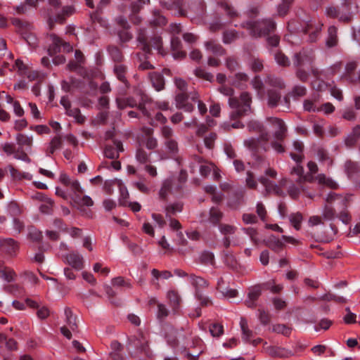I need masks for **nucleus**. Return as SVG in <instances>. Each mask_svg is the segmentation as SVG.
<instances>
[{
  "label": "nucleus",
  "mask_w": 360,
  "mask_h": 360,
  "mask_svg": "<svg viewBox=\"0 0 360 360\" xmlns=\"http://www.w3.org/2000/svg\"><path fill=\"white\" fill-rule=\"evenodd\" d=\"M219 91L224 96H229V105L233 110L230 113L231 120H236L252 112V97L250 93L244 91L240 94L239 98L233 97V89L226 85L220 86Z\"/></svg>",
  "instance_id": "f257e3e1"
},
{
  "label": "nucleus",
  "mask_w": 360,
  "mask_h": 360,
  "mask_svg": "<svg viewBox=\"0 0 360 360\" xmlns=\"http://www.w3.org/2000/svg\"><path fill=\"white\" fill-rule=\"evenodd\" d=\"M192 331L189 328H176L172 326H169L165 329V338L169 345L172 347H177L181 345L184 352L188 349V344H186L190 338H191Z\"/></svg>",
  "instance_id": "f03ea898"
},
{
  "label": "nucleus",
  "mask_w": 360,
  "mask_h": 360,
  "mask_svg": "<svg viewBox=\"0 0 360 360\" xmlns=\"http://www.w3.org/2000/svg\"><path fill=\"white\" fill-rule=\"evenodd\" d=\"M241 26L247 29L252 37L257 38L274 32L276 29V22L269 18L259 21H247Z\"/></svg>",
  "instance_id": "7ed1b4c3"
},
{
  "label": "nucleus",
  "mask_w": 360,
  "mask_h": 360,
  "mask_svg": "<svg viewBox=\"0 0 360 360\" xmlns=\"http://www.w3.org/2000/svg\"><path fill=\"white\" fill-rule=\"evenodd\" d=\"M128 349L133 350L135 354H143L148 358L153 356L149 347V337L141 331L128 338Z\"/></svg>",
  "instance_id": "20e7f679"
},
{
  "label": "nucleus",
  "mask_w": 360,
  "mask_h": 360,
  "mask_svg": "<svg viewBox=\"0 0 360 360\" xmlns=\"http://www.w3.org/2000/svg\"><path fill=\"white\" fill-rule=\"evenodd\" d=\"M188 282L195 288V297L202 306H207L212 303L211 300L202 294V290L209 285L207 280L201 276L190 274L188 276Z\"/></svg>",
  "instance_id": "39448f33"
},
{
  "label": "nucleus",
  "mask_w": 360,
  "mask_h": 360,
  "mask_svg": "<svg viewBox=\"0 0 360 360\" xmlns=\"http://www.w3.org/2000/svg\"><path fill=\"white\" fill-rule=\"evenodd\" d=\"M315 59L314 51L311 49H302L292 56V63L296 68H302L305 65H311Z\"/></svg>",
  "instance_id": "423d86ee"
},
{
  "label": "nucleus",
  "mask_w": 360,
  "mask_h": 360,
  "mask_svg": "<svg viewBox=\"0 0 360 360\" xmlns=\"http://www.w3.org/2000/svg\"><path fill=\"white\" fill-rule=\"evenodd\" d=\"M186 344H188V349L186 353L189 360H198L199 356L202 353L203 342L198 336H192L189 338Z\"/></svg>",
  "instance_id": "0eeeda50"
},
{
  "label": "nucleus",
  "mask_w": 360,
  "mask_h": 360,
  "mask_svg": "<svg viewBox=\"0 0 360 360\" xmlns=\"http://www.w3.org/2000/svg\"><path fill=\"white\" fill-rule=\"evenodd\" d=\"M325 13L327 17L330 18H338L339 21L343 22H349L352 20V15L351 12L346 11L345 9L336 6H328L326 8Z\"/></svg>",
  "instance_id": "6e6552de"
},
{
  "label": "nucleus",
  "mask_w": 360,
  "mask_h": 360,
  "mask_svg": "<svg viewBox=\"0 0 360 360\" xmlns=\"http://www.w3.org/2000/svg\"><path fill=\"white\" fill-rule=\"evenodd\" d=\"M269 120L271 123L276 128V130L273 134L274 140L284 141L287 133V127L284 122L277 117H271Z\"/></svg>",
  "instance_id": "1a4fd4ad"
},
{
  "label": "nucleus",
  "mask_w": 360,
  "mask_h": 360,
  "mask_svg": "<svg viewBox=\"0 0 360 360\" xmlns=\"http://www.w3.org/2000/svg\"><path fill=\"white\" fill-rule=\"evenodd\" d=\"M188 95L187 92H178L175 96V104L177 109H182L186 112L193 111L194 106L188 102Z\"/></svg>",
  "instance_id": "9d476101"
},
{
  "label": "nucleus",
  "mask_w": 360,
  "mask_h": 360,
  "mask_svg": "<svg viewBox=\"0 0 360 360\" xmlns=\"http://www.w3.org/2000/svg\"><path fill=\"white\" fill-rule=\"evenodd\" d=\"M65 262L74 269L79 271L84 268V258L77 252H71L65 256Z\"/></svg>",
  "instance_id": "9b49d317"
},
{
  "label": "nucleus",
  "mask_w": 360,
  "mask_h": 360,
  "mask_svg": "<svg viewBox=\"0 0 360 360\" xmlns=\"http://www.w3.org/2000/svg\"><path fill=\"white\" fill-rule=\"evenodd\" d=\"M322 26V24L315 25L314 23L311 21L306 23L304 27L303 28V32L304 34H309V41L315 42L318 39L321 34Z\"/></svg>",
  "instance_id": "f8f14e48"
},
{
  "label": "nucleus",
  "mask_w": 360,
  "mask_h": 360,
  "mask_svg": "<svg viewBox=\"0 0 360 360\" xmlns=\"http://www.w3.org/2000/svg\"><path fill=\"white\" fill-rule=\"evenodd\" d=\"M161 5L167 10L174 11L176 14L180 16H186V12L184 9V0L161 1Z\"/></svg>",
  "instance_id": "ddd939ff"
},
{
  "label": "nucleus",
  "mask_w": 360,
  "mask_h": 360,
  "mask_svg": "<svg viewBox=\"0 0 360 360\" xmlns=\"http://www.w3.org/2000/svg\"><path fill=\"white\" fill-rule=\"evenodd\" d=\"M288 193L290 197L294 200H297L301 193H303L304 196L309 199H313L315 196V193L308 191L307 188L304 186H297L294 184L289 186Z\"/></svg>",
  "instance_id": "4468645a"
},
{
  "label": "nucleus",
  "mask_w": 360,
  "mask_h": 360,
  "mask_svg": "<svg viewBox=\"0 0 360 360\" xmlns=\"http://www.w3.org/2000/svg\"><path fill=\"white\" fill-rule=\"evenodd\" d=\"M326 201L327 203L326 205L339 206L341 208H345L347 207L348 200L346 197L331 192L328 193L326 198Z\"/></svg>",
  "instance_id": "2eb2a0df"
},
{
  "label": "nucleus",
  "mask_w": 360,
  "mask_h": 360,
  "mask_svg": "<svg viewBox=\"0 0 360 360\" xmlns=\"http://www.w3.org/2000/svg\"><path fill=\"white\" fill-rule=\"evenodd\" d=\"M63 146V139L60 135L53 136L51 141L48 143L45 149L46 155L51 157L54 153L61 149Z\"/></svg>",
  "instance_id": "dca6fc26"
},
{
  "label": "nucleus",
  "mask_w": 360,
  "mask_h": 360,
  "mask_svg": "<svg viewBox=\"0 0 360 360\" xmlns=\"http://www.w3.org/2000/svg\"><path fill=\"white\" fill-rule=\"evenodd\" d=\"M171 49L175 59H183L186 57L185 51H181V42L179 37L173 36L171 39Z\"/></svg>",
  "instance_id": "f3484780"
},
{
  "label": "nucleus",
  "mask_w": 360,
  "mask_h": 360,
  "mask_svg": "<svg viewBox=\"0 0 360 360\" xmlns=\"http://www.w3.org/2000/svg\"><path fill=\"white\" fill-rule=\"evenodd\" d=\"M12 24L18 29V31L22 35L25 36L30 32L33 28L32 25L26 20H22L20 18H13L11 20Z\"/></svg>",
  "instance_id": "a211bd4d"
},
{
  "label": "nucleus",
  "mask_w": 360,
  "mask_h": 360,
  "mask_svg": "<svg viewBox=\"0 0 360 360\" xmlns=\"http://www.w3.org/2000/svg\"><path fill=\"white\" fill-rule=\"evenodd\" d=\"M357 66L358 63L356 61L352 60L347 63L342 77L349 82H356V79L354 77V73Z\"/></svg>",
  "instance_id": "6ab92c4d"
},
{
  "label": "nucleus",
  "mask_w": 360,
  "mask_h": 360,
  "mask_svg": "<svg viewBox=\"0 0 360 360\" xmlns=\"http://www.w3.org/2000/svg\"><path fill=\"white\" fill-rule=\"evenodd\" d=\"M148 77L156 91H160L165 89V79L162 74L156 72H150Z\"/></svg>",
  "instance_id": "aec40b11"
},
{
  "label": "nucleus",
  "mask_w": 360,
  "mask_h": 360,
  "mask_svg": "<svg viewBox=\"0 0 360 360\" xmlns=\"http://www.w3.org/2000/svg\"><path fill=\"white\" fill-rule=\"evenodd\" d=\"M49 38L51 40V44L48 49V53L52 56L60 51L63 40L55 34H51Z\"/></svg>",
  "instance_id": "412c9836"
},
{
  "label": "nucleus",
  "mask_w": 360,
  "mask_h": 360,
  "mask_svg": "<svg viewBox=\"0 0 360 360\" xmlns=\"http://www.w3.org/2000/svg\"><path fill=\"white\" fill-rule=\"evenodd\" d=\"M338 29L335 26L331 25L328 29V36L326 39V46L328 48H333L338 45Z\"/></svg>",
  "instance_id": "4be33fe9"
},
{
  "label": "nucleus",
  "mask_w": 360,
  "mask_h": 360,
  "mask_svg": "<svg viewBox=\"0 0 360 360\" xmlns=\"http://www.w3.org/2000/svg\"><path fill=\"white\" fill-rule=\"evenodd\" d=\"M113 71L117 79L122 82L127 88H129V82L126 77L127 67L122 64H116Z\"/></svg>",
  "instance_id": "5701e85b"
},
{
  "label": "nucleus",
  "mask_w": 360,
  "mask_h": 360,
  "mask_svg": "<svg viewBox=\"0 0 360 360\" xmlns=\"http://www.w3.org/2000/svg\"><path fill=\"white\" fill-rule=\"evenodd\" d=\"M17 144L20 148H24L27 151H30L32 145V136H28L26 134H18L15 138Z\"/></svg>",
  "instance_id": "b1692460"
},
{
  "label": "nucleus",
  "mask_w": 360,
  "mask_h": 360,
  "mask_svg": "<svg viewBox=\"0 0 360 360\" xmlns=\"http://www.w3.org/2000/svg\"><path fill=\"white\" fill-rule=\"evenodd\" d=\"M265 83L273 88L278 89V90L285 88V84L283 79L274 75L266 76Z\"/></svg>",
  "instance_id": "393cba45"
},
{
  "label": "nucleus",
  "mask_w": 360,
  "mask_h": 360,
  "mask_svg": "<svg viewBox=\"0 0 360 360\" xmlns=\"http://www.w3.org/2000/svg\"><path fill=\"white\" fill-rule=\"evenodd\" d=\"M167 297L173 311L176 312L179 309L181 303V297L178 292L174 290H170L167 293Z\"/></svg>",
  "instance_id": "a878e982"
},
{
  "label": "nucleus",
  "mask_w": 360,
  "mask_h": 360,
  "mask_svg": "<svg viewBox=\"0 0 360 360\" xmlns=\"http://www.w3.org/2000/svg\"><path fill=\"white\" fill-rule=\"evenodd\" d=\"M266 245L276 252H279L283 249L284 243L276 236H271L265 242Z\"/></svg>",
  "instance_id": "bb28decb"
},
{
  "label": "nucleus",
  "mask_w": 360,
  "mask_h": 360,
  "mask_svg": "<svg viewBox=\"0 0 360 360\" xmlns=\"http://www.w3.org/2000/svg\"><path fill=\"white\" fill-rule=\"evenodd\" d=\"M0 245L11 255L15 254L18 250V244L13 238H5L0 241Z\"/></svg>",
  "instance_id": "cd10ccee"
},
{
  "label": "nucleus",
  "mask_w": 360,
  "mask_h": 360,
  "mask_svg": "<svg viewBox=\"0 0 360 360\" xmlns=\"http://www.w3.org/2000/svg\"><path fill=\"white\" fill-rule=\"evenodd\" d=\"M206 49L217 56H223L226 51L222 46L214 41L210 40L205 43Z\"/></svg>",
  "instance_id": "c85d7f7f"
},
{
  "label": "nucleus",
  "mask_w": 360,
  "mask_h": 360,
  "mask_svg": "<svg viewBox=\"0 0 360 360\" xmlns=\"http://www.w3.org/2000/svg\"><path fill=\"white\" fill-rule=\"evenodd\" d=\"M167 22V18L162 15L159 10L153 11V18L150 20V24L153 27H162Z\"/></svg>",
  "instance_id": "c756f323"
},
{
  "label": "nucleus",
  "mask_w": 360,
  "mask_h": 360,
  "mask_svg": "<svg viewBox=\"0 0 360 360\" xmlns=\"http://www.w3.org/2000/svg\"><path fill=\"white\" fill-rule=\"evenodd\" d=\"M116 103L119 109H124L127 107L138 108V103L133 97L129 96L126 98H117Z\"/></svg>",
  "instance_id": "7c9ffc66"
},
{
  "label": "nucleus",
  "mask_w": 360,
  "mask_h": 360,
  "mask_svg": "<svg viewBox=\"0 0 360 360\" xmlns=\"http://www.w3.org/2000/svg\"><path fill=\"white\" fill-rule=\"evenodd\" d=\"M137 41L141 44L142 49L146 53H150V46L148 42L146 30L144 28H141L138 31Z\"/></svg>",
  "instance_id": "2f4dec72"
},
{
  "label": "nucleus",
  "mask_w": 360,
  "mask_h": 360,
  "mask_svg": "<svg viewBox=\"0 0 360 360\" xmlns=\"http://www.w3.org/2000/svg\"><path fill=\"white\" fill-rule=\"evenodd\" d=\"M268 105L274 108L277 106L281 98V94L278 90L269 89L267 91Z\"/></svg>",
  "instance_id": "473e14b6"
},
{
  "label": "nucleus",
  "mask_w": 360,
  "mask_h": 360,
  "mask_svg": "<svg viewBox=\"0 0 360 360\" xmlns=\"http://www.w3.org/2000/svg\"><path fill=\"white\" fill-rule=\"evenodd\" d=\"M240 326L242 330V339L245 342H249L252 336V331L249 329L248 321L245 318L241 317L240 320Z\"/></svg>",
  "instance_id": "72a5a7b5"
},
{
  "label": "nucleus",
  "mask_w": 360,
  "mask_h": 360,
  "mask_svg": "<svg viewBox=\"0 0 360 360\" xmlns=\"http://www.w3.org/2000/svg\"><path fill=\"white\" fill-rule=\"evenodd\" d=\"M75 13V8L72 6H66L62 8L61 13L56 15L54 21L59 23H64L67 17Z\"/></svg>",
  "instance_id": "f704fd0d"
},
{
  "label": "nucleus",
  "mask_w": 360,
  "mask_h": 360,
  "mask_svg": "<svg viewBox=\"0 0 360 360\" xmlns=\"http://www.w3.org/2000/svg\"><path fill=\"white\" fill-rule=\"evenodd\" d=\"M183 210V204L181 202H174L167 205L165 208L166 218H170L176 213Z\"/></svg>",
  "instance_id": "c9c22d12"
},
{
  "label": "nucleus",
  "mask_w": 360,
  "mask_h": 360,
  "mask_svg": "<svg viewBox=\"0 0 360 360\" xmlns=\"http://www.w3.org/2000/svg\"><path fill=\"white\" fill-rule=\"evenodd\" d=\"M345 168L349 178H352L354 174L360 173V167L359 164L351 160L346 161Z\"/></svg>",
  "instance_id": "e433bc0d"
},
{
  "label": "nucleus",
  "mask_w": 360,
  "mask_h": 360,
  "mask_svg": "<svg viewBox=\"0 0 360 360\" xmlns=\"http://www.w3.org/2000/svg\"><path fill=\"white\" fill-rule=\"evenodd\" d=\"M316 155H317V158H318V160H319V162L327 165L328 167H330L332 165L333 160L329 156L328 151L325 148H323L322 147L317 148Z\"/></svg>",
  "instance_id": "4c0bfd02"
},
{
  "label": "nucleus",
  "mask_w": 360,
  "mask_h": 360,
  "mask_svg": "<svg viewBox=\"0 0 360 360\" xmlns=\"http://www.w3.org/2000/svg\"><path fill=\"white\" fill-rule=\"evenodd\" d=\"M16 274L15 271L7 266L0 264V277L7 282H11L15 280Z\"/></svg>",
  "instance_id": "58836bf2"
},
{
  "label": "nucleus",
  "mask_w": 360,
  "mask_h": 360,
  "mask_svg": "<svg viewBox=\"0 0 360 360\" xmlns=\"http://www.w3.org/2000/svg\"><path fill=\"white\" fill-rule=\"evenodd\" d=\"M149 45L151 47H153L155 49H156L159 54L164 56L165 55L166 52L165 51L163 47H162V39L160 36L158 35H153L148 42Z\"/></svg>",
  "instance_id": "ea45409f"
},
{
  "label": "nucleus",
  "mask_w": 360,
  "mask_h": 360,
  "mask_svg": "<svg viewBox=\"0 0 360 360\" xmlns=\"http://www.w3.org/2000/svg\"><path fill=\"white\" fill-rule=\"evenodd\" d=\"M151 102L150 98L145 94H140V101L138 103V109L141 111L144 116L150 117V113L147 110L146 105Z\"/></svg>",
  "instance_id": "a19ab883"
},
{
  "label": "nucleus",
  "mask_w": 360,
  "mask_h": 360,
  "mask_svg": "<svg viewBox=\"0 0 360 360\" xmlns=\"http://www.w3.org/2000/svg\"><path fill=\"white\" fill-rule=\"evenodd\" d=\"M172 186V181L171 179H165L159 191V198L162 200H165L168 194L171 192Z\"/></svg>",
  "instance_id": "79ce46f5"
},
{
  "label": "nucleus",
  "mask_w": 360,
  "mask_h": 360,
  "mask_svg": "<svg viewBox=\"0 0 360 360\" xmlns=\"http://www.w3.org/2000/svg\"><path fill=\"white\" fill-rule=\"evenodd\" d=\"M82 194L77 193L75 196H72V198L74 202L80 206L91 207L94 205V201L89 195H82Z\"/></svg>",
  "instance_id": "37998d69"
},
{
  "label": "nucleus",
  "mask_w": 360,
  "mask_h": 360,
  "mask_svg": "<svg viewBox=\"0 0 360 360\" xmlns=\"http://www.w3.org/2000/svg\"><path fill=\"white\" fill-rule=\"evenodd\" d=\"M65 315L66 317V323L72 330L75 331L77 328L76 322V316H74L72 311L70 308L66 307L65 309Z\"/></svg>",
  "instance_id": "c03bdc74"
},
{
  "label": "nucleus",
  "mask_w": 360,
  "mask_h": 360,
  "mask_svg": "<svg viewBox=\"0 0 360 360\" xmlns=\"http://www.w3.org/2000/svg\"><path fill=\"white\" fill-rule=\"evenodd\" d=\"M315 179L320 185L326 186L330 188H335L337 187V184L331 178L327 177L324 174H318L315 177Z\"/></svg>",
  "instance_id": "a18cd8bd"
},
{
  "label": "nucleus",
  "mask_w": 360,
  "mask_h": 360,
  "mask_svg": "<svg viewBox=\"0 0 360 360\" xmlns=\"http://www.w3.org/2000/svg\"><path fill=\"white\" fill-rule=\"evenodd\" d=\"M223 217V213L217 208L212 207L210 210L209 221L214 225H217Z\"/></svg>",
  "instance_id": "49530a36"
},
{
  "label": "nucleus",
  "mask_w": 360,
  "mask_h": 360,
  "mask_svg": "<svg viewBox=\"0 0 360 360\" xmlns=\"http://www.w3.org/2000/svg\"><path fill=\"white\" fill-rule=\"evenodd\" d=\"M108 51L111 58L116 63H120L123 59L122 51L116 46H109Z\"/></svg>",
  "instance_id": "de8ad7c7"
},
{
  "label": "nucleus",
  "mask_w": 360,
  "mask_h": 360,
  "mask_svg": "<svg viewBox=\"0 0 360 360\" xmlns=\"http://www.w3.org/2000/svg\"><path fill=\"white\" fill-rule=\"evenodd\" d=\"M200 262L205 265L214 264V255L212 252L203 251L199 257Z\"/></svg>",
  "instance_id": "09e8293b"
},
{
  "label": "nucleus",
  "mask_w": 360,
  "mask_h": 360,
  "mask_svg": "<svg viewBox=\"0 0 360 360\" xmlns=\"http://www.w3.org/2000/svg\"><path fill=\"white\" fill-rule=\"evenodd\" d=\"M150 153H147L143 148H139L136 152V160L140 164H147L150 162Z\"/></svg>",
  "instance_id": "8fccbe9b"
},
{
  "label": "nucleus",
  "mask_w": 360,
  "mask_h": 360,
  "mask_svg": "<svg viewBox=\"0 0 360 360\" xmlns=\"http://www.w3.org/2000/svg\"><path fill=\"white\" fill-rule=\"evenodd\" d=\"M65 113L70 117H73L77 123L82 124L85 121V117L81 114L80 110L78 108H72L70 107Z\"/></svg>",
  "instance_id": "3c124183"
},
{
  "label": "nucleus",
  "mask_w": 360,
  "mask_h": 360,
  "mask_svg": "<svg viewBox=\"0 0 360 360\" xmlns=\"http://www.w3.org/2000/svg\"><path fill=\"white\" fill-rule=\"evenodd\" d=\"M336 217V211L334 206L326 205L323 209L322 217L327 221H331Z\"/></svg>",
  "instance_id": "603ef678"
},
{
  "label": "nucleus",
  "mask_w": 360,
  "mask_h": 360,
  "mask_svg": "<svg viewBox=\"0 0 360 360\" xmlns=\"http://www.w3.org/2000/svg\"><path fill=\"white\" fill-rule=\"evenodd\" d=\"M307 88L303 85H295L290 92V96L294 98L303 97L307 94Z\"/></svg>",
  "instance_id": "864d4df0"
},
{
  "label": "nucleus",
  "mask_w": 360,
  "mask_h": 360,
  "mask_svg": "<svg viewBox=\"0 0 360 360\" xmlns=\"http://www.w3.org/2000/svg\"><path fill=\"white\" fill-rule=\"evenodd\" d=\"M294 0H282V3L278 6V14L285 16L288 14Z\"/></svg>",
  "instance_id": "5fc2aeb1"
},
{
  "label": "nucleus",
  "mask_w": 360,
  "mask_h": 360,
  "mask_svg": "<svg viewBox=\"0 0 360 360\" xmlns=\"http://www.w3.org/2000/svg\"><path fill=\"white\" fill-rule=\"evenodd\" d=\"M266 352L269 356L274 357H285L286 356L285 354V350L283 348L278 347L271 346L266 348Z\"/></svg>",
  "instance_id": "6e6d98bb"
},
{
  "label": "nucleus",
  "mask_w": 360,
  "mask_h": 360,
  "mask_svg": "<svg viewBox=\"0 0 360 360\" xmlns=\"http://www.w3.org/2000/svg\"><path fill=\"white\" fill-rule=\"evenodd\" d=\"M238 38V32L235 30H226L223 33V42L231 44Z\"/></svg>",
  "instance_id": "4d7b16f0"
},
{
  "label": "nucleus",
  "mask_w": 360,
  "mask_h": 360,
  "mask_svg": "<svg viewBox=\"0 0 360 360\" xmlns=\"http://www.w3.org/2000/svg\"><path fill=\"white\" fill-rule=\"evenodd\" d=\"M42 233L34 226L28 228V238L34 242H39L42 239Z\"/></svg>",
  "instance_id": "13d9d810"
},
{
  "label": "nucleus",
  "mask_w": 360,
  "mask_h": 360,
  "mask_svg": "<svg viewBox=\"0 0 360 360\" xmlns=\"http://www.w3.org/2000/svg\"><path fill=\"white\" fill-rule=\"evenodd\" d=\"M195 75L202 79L212 82L214 79L212 74L206 72L204 69L198 68L194 70Z\"/></svg>",
  "instance_id": "bf43d9fd"
},
{
  "label": "nucleus",
  "mask_w": 360,
  "mask_h": 360,
  "mask_svg": "<svg viewBox=\"0 0 360 360\" xmlns=\"http://www.w3.org/2000/svg\"><path fill=\"white\" fill-rule=\"evenodd\" d=\"M272 330L285 336H289L291 333V328L285 324H275L272 326Z\"/></svg>",
  "instance_id": "052dcab7"
},
{
  "label": "nucleus",
  "mask_w": 360,
  "mask_h": 360,
  "mask_svg": "<svg viewBox=\"0 0 360 360\" xmlns=\"http://www.w3.org/2000/svg\"><path fill=\"white\" fill-rule=\"evenodd\" d=\"M274 58L276 63L281 66L288 67L290 64L289 58L281 51H278L275 53Z\"/></svg>",
  "instance_id": "680f3d73"
},
{
  "label": "nucleus",
  "mask_w": 360,
  "mask_h": 360,
  "mask_svg": "<svg viewBox=\"0 0 360 360\" xmlns=\"http://www.w3.org/2000/svg\"><path fill=\"white\" fill-rule=\"evenodd\" d=\"M160 135L165 141L174 138V130L167 125L160 128Z\"/></svg>",
  "instance_id": "e2e57ef3"
},
{
  "label": "nucleus",
  "mask_w": 360,
  "mask_h": 360,
  "mask_svg": "<svg viewBox=\"0 0 360 360\" xmlns=\"http://www.w3.org/2000/svg\"><path fill=\"white\" fill-rule=\"evenodd\" d=\"M245 184L250 189H255L257 187V181L251 171H248L246 173Z\"/></svg>",
  "instance_id": "0e129e2a"
},
{
  "label": "nucleus",
  "mask_w": 360,
  "mask_h": 360,
  "mask_svg": "<svg viewBox=\"0 0 360 360\" xmlns=\"http://www.w3.org/2000/svg\"><path fill=\"white\" fill-rule=\"evenodd\" d=\"M219 229L221 234L226 236L227 235L234 234L237 228L233 225L220 224H219Z\"/></svg>",
  "instance_id": "69168bd1"
},
{
  "label": "nucleus",
  "mask_w": 360,
  "mask_h": 360,
  "mask_svg": "<svg viewBox=\"0 0 360 360\" xmlns=\"http://www.w3.org/2000/svg\"><path fill=\"white\" fill-rule=\"evenodd\" d=\"M219 4L224 10L226 15L229 18H234L238 17V12L235 10V8L233 6H231L226 2H221Z\"/></svg>",
  "instance_id": "338daca9"
},
{
  "label": "nucleus",
  "mask_w": 360,
  "mask_h": 360,
  "mask_svg": "<svg viewBox=\"0 0 360 360\" xmlns=\"http://www.w3.org/2000/svg\"><path fill=\"white\" fill-rule=\"evenodd\" d=\"M53 201L48 198L39 207L40 211L46 214H51L53 212Z\"/></svg>",
  "instance_id": "774afa93"
}]
</instances>
